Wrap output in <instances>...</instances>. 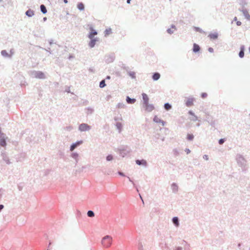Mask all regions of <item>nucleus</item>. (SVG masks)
Here are the masks:
<instances>
[{"instance_id":"20e7f679","label":"nucleus","mask_w":250,"mask_h":250,"mask_svg":"<svg viewBox=\"0 0 250 250\" xmlns=\"http://www.w3.org/2000/svg\"><path fill=\"white\" fill-rule=\"evenodd\" d=\"M3 134L0 135V146H5L6 145V143L4 136H2Z\"/></svg>"},{"instance_id":"ddd939ff","label":"nucleus","mask_w":250,"mask_h":250,"mask_svg":"<svg viewBox=\"0 0 250 250\" xmlns=\"http://www.w3.org/2000/svg\"><path fill=\"white\" fill-rule=\"evenodd\" d=\"M200 48L199 46L196 43H194L193 48V52H198L200 50Z\"/></svg>"},{"instance_id":"cd10ccee","label":"nucleus","mask_w":250,"mask_h":250,"mask_svg":"<svg viewBox=\"0 0 250 250\" xmlns=\"http://www.w3.org/2000/svg\"><path fill=\"white\" fill-rule=\"evenodd\" d=\"M117 127L119 129L120 132L121 130V128L122 127V124L120 123H118L116 125Z\"/></svg>"},{"instance_id":"e433bc0d","label":"nucleus","mask_w":250,"mask_h":250,"mask_svg":"<svg viewBox=\"0 0 250 250\" xmlns=\"http://www.w3.org/2000/svg\"><path fill=\"white\" fill-rule=\"evenodd\" d=\"M3 208V206L2 205H0V210Z\"/></svg>"},{"instance_id":"72a5a7b5","label":"nucleus","mask_w":250,"mask_h":250,"mask_svg":"<svg viewBox=\"0 0 250 250\" xmlns=\"http://www.w3.org/2000/svg\"><path fill=\"white\" fill-rule=\"evenodd\" d=\"M208 50L209 52H213V49L211 47H209L208 49Z\"/></svg>"},{"instance_id":"a211bd4d","label":"nucleus","mask_w":250,"mask_h":250,"mask_svg":"<svg viewBox=\"0 0 250 250\" xmlns=\"http://www.w3.org/2000/svg\"><path fill=\"white\" fill-rule=\"evenodd\" d=\"M244 47L242 46L241 47V51H240L239 54V56L240 58H243L244 56Z\"/></svg>"},{"instance_id":"de8ad7c7","label":"nucleus","mask_w":250,"mask_h":250,"mask_svg":"<svg viewBox=\"0 0 250 250\" xmlns=\"http://www.w3.org/2000/svg\"><path fill=\"white\" fill-rule=\"evenodd\" d=\"M249 51H250V47H249Z\"/></svg>"},{"instance_id":"0eeeda50","label":"nucleus","mask_w":250,"mask_h":250,"mask_svg":"<svg viewBox=\"0 0 250 250\" xmlns=\"http://www.w3.org/2000/svg\"><path fill=\"white\" fill-rule=\"evenodd\" d=\"M144 245L146 246V243L144 241H140L138 244L139 250H144Z\"/></svg>"},{"instance_id":"49530a36","label":"nucleus","mask_w":250,"mask_h":250,"mask_svg":"<svg viewBox=\"0 0 250 250\" xmlns=\"http://www.w3.org/2000/svg\"><path fill=\"white\" fill-rule=\"evenodd\" d=\"M107 79H110V77L109 76H107Z\"/></svg>"},{"instance_id":"37998d69","label":"nucleus","mask_w":250,"mask_h":250,"mask_svg":"<svg viewBox=\"0 0 250 250\" xmlns=\"http://www.w3.org/2000/svg\"><path fill=\"white\" fill-rule=\"evenodd\" d=\"M130 75H131L133 78H134V77H135V76H134V74H133V75L130 74Z\"/></svg>"},{"instance_id":"dca6fc26","label":"nucleus","mask_w":250,"mask_h":250,"mask_svg":"<svg viewBox=\"0 0 250 250\" xmlns=\"http://www.w3.org/2000/svg\"><path fill=\"white\" fill-rule=\"evenodd\" d=\"M126 101L128 104H133L135 102L136 100L135 99H131L129 97H127Z\"/></svg>"},{"instance_id":"6ab92c4d","label":"nucleus","mask_w":250,"mask_h":250,"mask_svg":"<svg viewBox=\"0 0 250 250\" xmlns=\"http://www.w3.org/2000/svg\"><path fill=\"white\" fill-rule=\"evenodd\" d=\"M173 223L176 226L178 227L179 226V221L177 217H175L172 219Z\"/></svg>"},{"instance_id":"423d86ee","label":"nucleus","mask_w":250,"mask_h":250,"mask_svg":"<svg viewBox=\"0 0 250 250\" xmlns=\"http://www.w3.org/2000/svg\"><path fill=\"white\" fill-rule=\"evenodd\" d=\"M153 121L156 122V123H161L162 125H164L165 124V122L162 120H161L160 119H159V118H158L157 116H155L154 119H153Z\"/></svg>"},{"instance_id":"1a4fd4ad","label":"nucleus","mask_w":250,"mask_h":250,"mask_svg":"<svg viewBox=\"0 0 250 250\" xmlns=\"http://www.w3.org/2000/svg\"><path fill=\"white\" fill-rule=\"evenodd\" d=\"M82 141H79L75 144H72L70 147V150L72 151L77 146L82 144Z\"/></svg>"},{"instance_id":"ea45409f","label":"nucleus","mask_w":250,"mask_h":250,"mask_svg":"<svg viewBox=\"0 0 250 250\" xmlns=\"http://www.w3.org/2000/svg\"><path fill=\"white\" fill-rule=\"evenodd\" d=\"M189 113L190 114H191V115H193V113L191 111H189Z\"/></svg>"},{"instance_id":"4be33fe9","label":"nucleus","mask_w":250,"mask_h":250,"mask_svg":"<svg viewBox=\"0 0 250 250\" xmlns=\"http://www.w3.org/2000/svg\"><path fill=\"white\" fill-rule=\"evenodd\" d=\"M41 10L43 14H45L47 12V10L46 9L45 6L44 5H41Z\"/></svg>"},{"instance_id":"f8f14e48","label":"nucleus","mask_w":250,"mask_h":250,"mask_svg":"<svg viewBox=\"0 0 250 250\" xmlns=\"http://www.w3.org/2000/svg\"><path fill=\"white\" fill-rule=\"evenodd\" d=\"M136 163L138 165H143L144 166L146 165V162L144 160H137L136 161Z\"/></svg>"},{"instance_id":"c03bdc74","label":"nucleus","mask_w":250,"mask_h":250,"mask_svg":"<svg viewBox=\"0 0 250 250\" xmlns=\"http://www.w3.org/2000/svg\"><path fill=\"white\" fill-rule=\"evenodd\" d=\"M250 18V16L249 15H248V16H247V18L249 19Z\"/></svg>"},{"instance_id":"7ed1b4c3","label":"nucleus","mask_w":250,"mask_h":250,"mask_svg":"<svg viewBox=\"0 0 250 250\" xmlns=\"http://www.w3.org/2000/svg\"><path fill=\"white\" fill-rule=\"evenodd\" d=\"M144 106H145V110L146 111H147V112H151L154 108V106L152 104H149V103H147V104H145Z\"/></svg>"},{"instance_id":"9d476101","label":"nucleus","mask_w":250,"mask_h":250,"mask_svg":"<svg viewBox=\"0 0 250 250\" xmlns=\"http://www.w3.org/2000/svg\"><path fill=\"white\" fill-rule=\"evenodd\" d=\"M142 96H143V101H144V104H147V103H148V101H149V98H148L147 95L145 93H143L142 94Z\"/></svg>"},{"instance_id":"4468645a","label":"nucleus","mask_w":250,"mask_h":250,"mask_svg":"<svg viewBox=\"0 0 250 250\" xmlns=\"http://www.w3.org/2000/svg\"><path fill=\"white\" fill-rule=\"evenodd\" d=\"M96 40L92 38L91 39L90 42L89 43V45L90 47H93L96 43Z\"/></svg>"},{"instance_id":"7c9ffc66","label":"nucleus","mask_w":250,"mask_h":250,"mask_svg":"<svg viewBox=\"0 0 250 250\" xmlns=\"http://www.w3.org/2000/svg\"><path fill=\"white\" fill-rule=\"evenodd\" d=\"M224 139H220V140H219V144H220V145L223 144L224 143Z\"/></svg>"},{"instance_id":"2f4dec72","label":"nucleus","mask_w":250,"mask_h":250,"mask_svg":"<svg viewBox=\"0 0 250 250\" xmlns=\"http://www.w3.org/2000/svg\"><path fill=\"white\" fill-rule=\"evenodd\" d=\"M194 29H195L196 31L201 32V29H200L199 27H195Z\"/></svg>"},{"instance_id":"412c9836","label":"nucleus","mask_w":250,"mask_h":250,"mask_svg":"<svg viewBox=\"0 0 250 250\" xmlns=\"http://www.w3.org/2000/svg\"><path fill=\"white\" fill-rule=\"evenodd\" d=\"M77 7L80 10H83L84 8V5L82 3H79L78 4Z\"/></svg>"},{"instance_id":"2eb2a0df","label":"nucleus","mask_w":250,"mask_h":250,"mask_svg":"<svg viewBox=\"0 0 250 250\" xmlns=\"http://www.w3.org/2000/svg\"><path fill=\"white\" fill-rule=\"evenodd\" d=\"M160 77V75L158 73H155L153 74L152 78L154 81L158 80Z\"/></svg>"},{"instance_id":"f704fd0d","label":"nucleus","mask_w":250,"mask_h":250,"mask_svg":"<svg viewBox=\"0 0 250 250\" xmlns=\"http://www.w3.org/2000/svg\"><path fill=\"white\" fill-rule=\"evenodd\" d=\"M236 24L238 25V26H240L241 25V22H240V21H237L236 22Z\"/></svg>"},{"instance_id":"a878e982","label":"nucleus","mask_w":250,"mask_h":250,"mask_svg":"<svg viewBox=\"0 0 250 250\" xmlns=\"http://www.w3.org/2000/svg\"><path fill=\"white\" fill-rule=\"evenodd\" d=\"M105 86V81L103 80L100 83V87L103 88Z\"/></svg>"},{"instance_id":"f257e3e1","label":"nucleus","mask_w":250,"mask_h":250,"mask_svg":"<svg viewBox=\"0 0 250 250\" xmlns=\"http://www.w3.org/2000/svg\"><path fill=\"white\" fill-rule=\"evenodd\" d=\"M113 238L110 235H105L101 239V245L104 248L107 249L111 247Z\"/></svg>"},{"instance_id":"4c0bfd02","label":"nucleus","mask_w":250,"mask_h":250,"mask_svg":"<svg viewBox=\"0 0 250 250\" xmlns=\"http://www.w3.org/2000/svg\"><path fill=\"white\" fill-rule=\"evenodd\" d=\"M63 1L64 3H67V0H63Z\"/></svg>"},{"instance_id":"473e14b6","label":"nucleus","mask_w":250,"mask_h":250,"mask_svg":"<svg viewBox=\"0 0 250 250\" xmlns=\"http://www.w3.org/2000/svg\"><path fill=\"white\" fill-rule=\"evenodd\" d=\"M203 158L205 160H208V156L207 155H205L204 156H203Z\"/></svg>"},{"instance_id":"39448f33","label":"nucleus","mask_w":250,"mask_h":250,"mask_svg":"<svg viewBox=\"0 0 250 250\" xmlns=\"http://www.w3.org/2000/svg\"><path fill=\"white\" fill-rule=\"evenodd\" d=\"M194 99L193 98H188L186 101V105L187 106H191L193 104Z\"/></svg>"},{"instance_id":"c9c22d12","label":"nucleus","mask_w":250,"mask_h":250,"mask_svg":"<svg viewBox=\"0 0 250 250\" xmlns=\"http://www.w3.org/2000/svg\"><path fill=\"white\" fill-rule=\"evenodd\" d=\"M119 174L121 176H125V175L123 173L121 172H118Z\"/></svg>"},{"instance_id":"79ce46f5","label":"nucleus","mask_w":250,"mask_h":250,"mask_svg":"<svg viewBox=\"0 0 250 250\" xmlns=\"http://www.w3.org/2000/svg\"><path fill=\"white\" fill-rule=\"evenodd\" d=\"M167 32H168V33H170V29H168V30H167Z\"/></svg>"},{"instance_id":"c85d7f7f","label":"nucleus","mask_w":250,"mask_h":250,"mask_svg":"<svg viewBox=\"0 0 250 250\" xmlns=\"http://www.w3.org/2000/svg\"><path fill=\"white\" fill-rule=\"evenodd\" d=\"M113 159V157L111 155H108L107 157H106V160L107 161H111Z\"/></svg>"},{"instance_id":"aec40b11","label":"nucleus","mask_w":250,"mask_h":250,"mask_svg":"<svg viewBox=\"0 0 250 250\" xmlns=\"http://www.w3.org/2000/svg\"><path fill=\"white\" fill-rule=\"evenodd\" d=\"M26 15L28 17H32L34 15V12L31 10H28L26 12Z\"/></svg>"},{"instance_id":"58836bf2","label":"nucleus","mask_w":250,"mask_h":250,"mask_svg":"<svg viewBox=\"0 0 250 250\" xmlns=\"http://www.w3.org/2000/svg\"><path fill=\"white\" fill-rule=\"evenodd\" d=\"M130 0H127V3H130Z\"/></svg>"},{"instance_id":"393cba45","label":"nucleus","mask_w":250,"mask_h":250,"mask_svg":"<svg viewBox=\"0 0 250 250\" xmlns=\"http://www.w3.org/2000/svg\"><path fill=\"white\" fill-rule=\"evenodd\" d=\"M165 108L166 110H168L171 108V106L168 103L165 104Z\"/></svg>"},{"instance_id":"6e6552de","label":"nucleus","mask_w":250,"mask_h":250,"mask_svg":"<svg viewBox=\"0 0 250 250\" xmlns=\"http://www.w3.org/2000/svg\"><path fill=\"white\" fill-rule=\"evenodd\" d=\"M35 77L39 79H44L45 78V76L42 72H38L36 73Z\"/></svg>"},{"instance_id":"b1692460","label":"nucleus","mask_w":250,"mask_h":250,"mask_svg":"<svg viewBox=\"0 0 250 250\" xmlns=\"http://www.w3.org/2000/svg\"><path fill=\"white\" fill-rule=\"evenodd\" d=\"M111 33V29H106L105 31H104L105 36H107V35H109Z\"/></svg>"},{"instance_id":"a19ab883","label":"nucleus","mask_w":250,"mask_h":250,"mask_svg":"<svg viewBox=\"0 0 250 250\" xmlns=\"http://www.w3.org/2000/svg\"><path fill=\"white\" fill-rule=\"evenodd\" d=\"M237 18L235 17L234 18V21H237Z\"/></svg>"},{"instance_id":"f3484780","label":"nucleus","mask_w":250,"mask_h":250,"mask_svg":"<svg viewBox=\"0 0 250 250\" xmlns=\"http://www.w3.org/2000/svg\"><path fill=\"white\" fill-rule=\"evenodd\" d=\"M208 36L211 39L215 40L217 38L218 35L215 33H212L210 34Z\"/></svg>"},{"instance_id":"5701e85b","label":"nucleus","mask_w":250,"mask_h":250,"mask_svg":"<svg viewBox=\"0 0 250 250\" xmlns=\"http://www.w3.org/2000/svg\"><path fill=\"white\" fill-rule=\"evenodd\" d=\"M87 215H88V216H89L90 217H94V213L93 212V211H92L91 210H89L87 212Z\"/></svg>"},{"instance_id":"bb28decb","label":"nucleus","mask_w":250,"mask_h":250,"mask_svg":"<svg viewBox=\"0 0 250 250\" xmlns=\"http://www.w3.org/2000/svg\"><path fill=\"white\" fill-rule=\"evenodd\" d=\"M194 138V136L191 134H188L187 135V139L189 140H192Z\"/></svg>"},{"instance_id":"a18cd8bd","label":"nucleus","mask_w":250,"mask_h":250,"mask_svg":"<svg viewBox=\"0 0 250 250\" xmlns=\"http://www.w3.org/2000/svg\"><path fill=\"white\" fill-rule=\"evenodd\" d=\"M189 152H190V150H189V149H188V150H187V152H188V153H189Z\"/></svg>"},{"instance_id":"f03ea898","label":"nucleus","mask_w":250,"mask_h":250,"mask_svg":"<svg viewBox=\"0 0 250 250\" xmlns=\"http://www.w3.org/2000/svg\"><path fill=\"white\" fill-rule=\"evenodd\" d=\"M90 128V126L86 124H82L79 126V129L81 131L88 130Z\"/></svg>"},{"instance_id":"c756f323","label":"nucleus","mask_w":250,"mask_h":250,"mask_svg":"<svg viewBox=\"0 0 250 250\" xmlns=\"http://www.w3.org/2000/svg\"><path fill=\"white\" fill-rule=\"evenodd\" d=\"M208 94L207 93H202L201 94V97L202 98H205L207 97Z\"/></svg>"},{"instance_id":"9b49d317","label":"nucleus","mask_w":250,"mask_h":250,"mask_svg":"<svg viewBox=\"0 0 250 250\" xmlns=\"http://www.w3.org/2000/svg\"><path fill=\"white\" fill-rule=\"evenodd\" d=\"M91 32L89 34L88 37L89 39H92V38H93V37L95 35H96L97 34V33L96 31L94 30L92 28H91Z\"/></svg>"}]
</instances>
